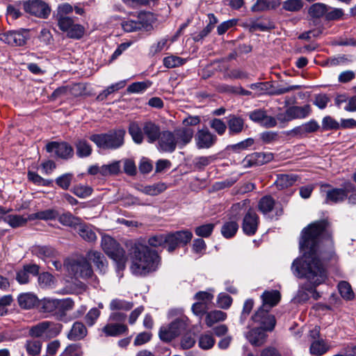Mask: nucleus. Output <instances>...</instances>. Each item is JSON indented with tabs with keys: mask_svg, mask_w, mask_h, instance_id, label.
I'll use <instances>...</instances> for the list:
<instances>
[{
	"mask_svg": "<svg viewBox=\"0 0 356 356\" xmlns=\"http://www.w3.org/2000/svg\"><path fill=\"white\" fill-rule=\"evenodd\" d=\"M154 15L151 12H140L135 21V32L140 31L142 35L149 34L153 29L156 21Z\"/></svg>",
	"mask_w": 356,
	"mask_h": 356,
	"instance_id": "14",
	"label": "nucleus"
},
{
	"mask_svg": "<svg viewBox=\"0 0 356 356\" xmlns=\"http://www.w3.org/2000/svg\"><path fill=\"white\" fill-rule=\"evenodd\" d=\"M238 229V225L236 221H228L221 227V234L226 238H232Z\"/></svg>",
	"mask_w": 356,
	"mask_h": 356,
	"instance_id": "44",
	"label": "nucleus"
},
{
	"mask_svg": "<svg viewBox=\"0 0 356 356\" xmlns=\"http://www.w3.org/2000/svg\"><path fill=\"white\" fill-rule=\"evenodd\" d=\"M48 152H54L55 154L63 159H71L74 155L73 147L65 142H51L46 145Z\"/></svg>",
	"mask_w": 356,
	"mask_h": 356,
	"instance_id": "17",
	"label": "nucleus"
},
{
	"mask_svg": "<svg viewBox=\"0 0 356 356\" xmlns=\"http://www.w3.org/2000/svg\"><path fill=\"white\" fill-rule=\"evenodd\" d=\"M303 6L304 2L302 0H286L282 2V8L289 12H299Z\"/></svg>",
	"mask_w": 356,
	"mask_h": 356,
	"instance_id": "47",
	"label": "nucleus"
},
{
	"mask_svg": "<svg viewBox=\"0 0 356 356\" xmlns=\"http://www.w3.org/2000/svg\"><path fill=\"white\" fill-rule=\"evenodd\" d=\"M58 300L44 299L41 303L43 312L51 313L58 309Z\"/></svg>",
	"mask_w": 356,
	"mask_h": 356,
	"instance_id": "58",
	"label": "nucleus"
},
{
	"mask_svg": "<svg viewBox=\"0 0 356 356\" xmlns=\"http://www.w3.org/2000/svg\"><path fill=\"white\" fill-rule=\"evenodd\" d=\"M87 334V329L83 323L81 322H75L70 332L67 334L69 339L77 341L83 339Z\"/></svg>",
	"mask_w": 356,
	"mask_h": 356,
	"instance_id": "33",
	"label": "nucleus"
},
{
	"mask_svg": "<svg viewBox=\"0 0 356 356\" xmlns=\"http://www.w3.org/2000/svg\"><path fill=\"white\" fill-rule=\"evenodd\" d=\"M261 298L263 304L261 307L270 309L279 302L280 300V293L276 290L265 291L262 294Z\"/></svg>",
	"mask_w": 356,
	"mask_h": 356,
	"instance_id": "31",
	"label": "nucleus"
},
{
	"mask_svg": "<svg viewBox=\"0 0 356 356\" xmlns=\"http://www.w3.org/2000/svg\"><path fill=\"white\" fill-rule=\"evenodd\" d=\"M279 5V0H257L252 6V10L262 11L267 9L275 8Z\"/></svg>",
	"mask_w": 356,
	"mask_h": 356,
	"instance_id": "43",
	"label": "nucleus"
},
{
	"mask_svg": "<svg viewBox=\"0 0 356 356\" xmlns=\"http://www.w3.org/2000/svg\"><path fill=\"white\" fill-rule=\"evenodd\" d=\"M254 323L259 325V328L271 332L276 325V319L273 314L270 313V309L260 307L252 316Z\"/></svg>",
	"mask_w": 356,
	"mask_h": 356,
	"instance_id": "12",
	"label": "nucleus"
},
{
	"mask_svg": "<svg viewBox=\"0 0 356 356\" xmlns=\"http://www.w3.org/2000/svg\"><path fill=\"white\" fill-rule=\"evenodd\" d=\"M19 306L23 309H31L38 303V297L32 293H22L17 297Z\"/></svg>",
	"mask_w": 356,
	"mask_h": 356,
	"instance_id": "27",
	"label": "nucleus"
},
{
	"mask_svg": "<svg viewBox=\"0 0 356 356\" xmlns=\"http://www.w3.org/2000/svg\"><path fill=\"white\" fill-rule=\"evenodd\" d=\"M26 13L41 19H47L51 13L49 6L42 0H27L22 2Z\"/></svg>",
	"mask_w": 356,
	"mask_h": 356,
	"instance_id": "10",
	"label": "nucleus"
},
{
	"mask_svg": "<svg viewBox=\"0 0 356 356\" xmlns=\"http://www.w3.org/2000/svg\"><path fill=\"white\" fill-rule=\"evenodd\" d=\"M322 127L324 130L338 129L339 123L330 116H325L322 120Z\"/></svg>",
	"mask_w": 356,
	"mask_h": 356,
	"instance_id": "62",
	"label": "nucleus"
},
{
	"mask_svg": "<svg viewBox=\"0 0 356 356\" xmlns=\"http://www.w3.org/2000/svg\"><path fill=\"white\" fill-rule=\"evenodd\" d=\"M312 108L309 104H305L302 106H292L287 108V115L290 120L294 119H303L310 115Z\"/></svg>",
	"mask_w": 356,
	"mask_h": 356,
	"instance_id": "25",
	"label": "nucleus"
},
{
	"mask_svg": "<svg viewBox=\"0 0 356 356\" xmlns=\"http://www.w3.org/2000/svg\"><path fill=\"white\" fill-rule=\"evenodd\" d=\"M163 65L168 68H173L183 65L186 63V59L181 57L171 55L163 58Z\"/></svg>",
	"mask_w": 356,
	"mask_h": 356,
	"instance_id": "50",
	"label": "nucleus"
},
{
	"mask_svg": "<svg viewBox=\"0 0 356 356\" xmlns=\"http://www.w3.org/2000/svg\"><path fill=\"white\" fill-rule=\"evenodd\" d=\"M127 331V326L122 323H108L102 328V332L106 337H117Z\"/></svg>",
	"mask_w": 356,
	"mask_h": 356,
	"instance_id": "30",
	"label": "nucleus"
},
{
	"mask_svg": "<svg viewBox=\"0 0 356 356\" xmlns=\"http://www.w3.org/2000/svg\"><path fill=\"white\" fill-rule=\"evenodd\" d=\"M28 179L37 186H49L52 185V180L45 179L38 173L33 171H28Z\"/></svg>",
	"mask_w": 356,
	"mask_h": 356,
	"instance_id": "49",
	"label": "nucleus"
},
{
	"mask_svg": "<svg viewBox=\"0 0 356 356\" xmlns=\"http://www.w3.org/2000/svg\"><path fill=\"white\" fill-rule=\"evenodd\" d=\"M39 272L40 266L38 264H26L22 269L17 271L15 279L19 284H26L30 281V275L37 276L39 275Z\"/></svg>",
	"mask_w": 356,
	"mask_h": 356,
	"instance_id": "21",
	"label": "nucleus"
},
{
	"mask_svg": "<svg viewBox=\"0 0 356 356\" xmlns=\"http://www.w3.org/2000/svg\"><path fill=\"white\" fill-rule=\"evenodd\" d=\"M78 234L85 241L88 242H93L97 239V235L93 231L92 226L82 221L76 227Z\"/></svg>",
	"mask_w": 356,
	"mask_h": 356,
	"instance_id": "32",
	"label": "nucleus"
},
{
	"mask_svg": "<svg viewBox=\"0 0 356 356\" xmlns=\"http://www.w3.org/2000/svg\"><path fill=\"white\" fill-rule=\"evenodd\" d=\"M76 154L79 158H86L91 155L92 147L90 143L85 138H78L74 142Z\"/></svg>",
	"mask_w": 356,
	"mask_h": 356,
	"instance_id": "28",
	"label": "nucleus"
},
{
	"mask_svg": "<svg viewBox=\"0 0 356 356\" xmlns=\"http://www.w3.org/2000/svg\"><path fill=\"white\" fill-rule=\"evenodd\" d=\"M298 179V176L296 175H278L275 181V184L277 188L283 189L293 186Z\"/></svg>",
	"mask_w": 356,
	"mask_h": 356,
	"instance_id": "38",
	"label": "nucleus"
},
{
	"mask_svg": "<svg viewBox=\"0 0 356 356\" xmlns=\"http://www.w3.org/2000/svg\"><path fill=\"white\" fill-rule=\"evenodd\" d=\"M50 325L51 323L49 321L39 323L30 328L29 334L34 337H40L47 332Z\"/></svg>",
	"mask_w": 356,
	"mask_h": 356,
	"instance_id": "46",
	"label": "nucleus"
},
{
	"mask_svg": "<svg viewBox=\"0 0 356 356\" xmlns=\"http://www.w3.org/2000/svg\"><path fill=\"white\" fill-rule=\"evenodd\" d=\"M266 330L259 327L251 330L247 334V339L250 343L254 346H261L266 341L267 334Z\"/></svg>",
	"mask_w": 356,
	"mask_h": 356,
	"instance_id": "29",
	"label": "nucleus"
},
{
	"mask_svg": "<svg viewBox=\"0 0 356 356\" xmlns=\"http://www.w3.org/2000/svg\"><path fill=\"white\" fill-rule=\"evenodd\" d=\"M339 291L343 298L346 300H352L354 298V293L351 286L345 281H342L338 284Z\"/></svg>",
	"mask_w": 356,
	"mask_h": 356,
	"instance_id": "51",
	"label": "nucleus"
},
{
	"mask_svg": "<svg viewBox=\"0 0 356 356\" xmlns=\"http://www.w3.org/2000/svg\"><path fill=\"white\" fill-rule=\"evenodd\" d=\"M332 231L327 220H322L311 223L302 232L300 248L307 250L296 258L291 269L293 274L307 280L299 286L295 300L298 303L306 302L309 299V291L323 284L327 279L325 260L334 255Z\"/></svg>",
	"mask_w": 356,
	"mask_h": 356,
	"instance_id": "1",
	"label": "nucleus"
},
{
	"mask_svg": "<svg viewBox=\"0 0 356 356\" xmlns=\"http://www.w3.org/2000/svg\"><path fill=\"white\" fill-rule=\"evenodd\" d=\"M124 135L123 129H116L104 134H92L89 139L100 149H116L124 144Z\"/></svg>",
	"mask_w": 356,
	"mask_h": 356,
	"instance_id": "5",
	"label": "nucleus"
},
{
	"mask_svg": "<svg viewBox=\"0 0 356 356\" xmlns=\"http://www.w3.org/2000/svg\"><path fill=\"white\" fill-rule=\"evenodd\" d=\"M126 85L125 81H121L116 83L112 84L109 86L107 88L104 90L102 92H100L97 97V100L102 102L105 100L110 95L113 93L115 91L119 90L120 89L124 88Z\"/></svg>",
	"mask_w": 356,
	"mask_h": 356,
	"instance_id": "41",
	"label": "nucleus"
},
{
	"mask_svg": "<svg viewBox=\"0 0 356 356\" xmlns=\"http://www.w3.org/2000/svg\"><path fill=\"white\" fill-rule=\"evenodd\" d=\"M198 343L202 349L208 350L213 346L215 339L211 334L206 333L200 337Z\"/></svg>",
	"mask_w": 356,
	"mask_h": 356,
	"instance_id": "52",
	"label": "nucleus"
},
{
	"mask_svg": "<svg viewBox=\"0 0 356 356\" xmlns=\"http://www.w3.org/2000/svg\"><path fill=\"white\" fill-rule=\"evenodd\" d=\"M186 325L184 318H177L169 325L161 327L159 337L163 341L170 342L185 330Z\"/></svg>",
	"mask_w": 356,
	"mask_h": 356,
	"instance_id": "9",
	"label": "nucleus"
},
{
	"mask_svg": "<svg viewBox=\"0 0 356 356\" xmlns=\"http://www.w3.org/2000/svg\"><path fill=\"white\" fill-rule=\"evenodd\" d=\"M29 38V31H9L0 34V40L12 46H23Z\"/></svg>",
	"mask_w": 356,
	"mask_h": 356,
	"instance_id": "15",
	"label": "nucleus"
},
{
	"mask_svg": "<svg viewBox=\"0 0 356 356\" xmlns=\"http://www.w3.org/2000/svg\"><path fill=\"white\" fill-rule=\"evenodd\" d=\"M227 126L230 135H236L240 134L244 127V120L235 115H232L227 120Z\"/></svg>",
	"mask_w": 356,
	"mask_h": 356,
	"instance_id": "36",
	"label": "nucleus"
},
{
	"mask_svg": "<svg viewBox=\"0 0 356 356\" xmlns=\"http://www.w3.org/2000/svg\"><path fill=\"white\" fill-rule=\"evenodd\" d=\"M210 127L213 129L218 135H223L227 129L226 124L220 119L213 118L209 122Z\"/></svg>",
	"mask_w": 356,
	"mask_h": 356,
	"instance_id": "53",
	"label": "nucleus"
},
{
	"mask_svg": "<svg viewBox=\"0 0 356 356\" xmlns=\"http://www.w3.org/2000/svg\"><path fill=\"white\" fill-rule=\"evenodd\" d=\"M232 303V298L226 293H220L218 297V307L227 309L230 307Z\"/></svg>",
	"mask_w": 356,
	"mask_h": 356,
	"instance_id": "64",
	"label": "nucleus"
},
{
	"mask_svg": "<svg viewBox=\"0 0 356 356\" xmlns=\"http://www.w3.org/2000/svg\"><path fill=\"white\" fill-rule=\"evenodd\" d=\"M344 12L342 8H330L327 10L325 15V19L327 21H336L343 18Z\"/></svg>",
	"mask_w": 356,
	"mask_h": 356,
	"instance_id": "54",
	"label": "nucleus"
},
{
	"mask_svg": "<svg viewBox=\"0 0 356 356\" xmlns=\"http://www.w3.org/2000/svg\"><path fill=\"white\" fill-rule=\"evenodd\" d=\"M329 350V346L323 339L314 340L310 346V353L316 356H321Z\"/></svg>",
	"mask_w": 356,
	"mask_h": 356,
	"instance_id": "42",
	"label": "nucleus"
},
{
	"mask_svg": "<svg viewBox=\"0 0 356 356\" xmlns=\"http://www.w3.org/2000/svg\"><path fill=\"white\" fill-rule=\"evenodd\" d=\"M205 323L208 327H211L215 323L223 321L227 318V314L220 310H213L205 314Z\"/></svg>",
	"mask_w": 356,
	"mask_h": 356,
	"instance_id": "37",
	"label": "nucleus"
},
{
	"mask_svg": "<svg viewBox=\"0 0 356 356\" xmlns=\"http://www.w3.org/2000/svg\"><path fill=\"white\" fill-rule=\"evenodd\" d=\"M73 175L72 173H65L58 177L56 179V184L64 190H67L71 185Z\"/></svg>",
	"mask_w": 356,
	"mask_h": 356,
	"instance_id": "56",
	"label": "nucleus"
},
{
	"mask_svg": "<svg viewBox=\"0 0 356 356\" xmlns=\"http://www.w3.org/2000/svg\"><path fill=\"white\" fill-rule=\"evenodd\" d=\"M259 219L258 215L252 209L245 215L243 223L242 229L243 232L248 236H253L257 231Z\"/></svg>",
	"mask_w": 356,
	"mask_h": 356,
	"instance_id": "20",
	"label": "nucleus"
},
{
	"mask_svg": "<svg viewBox=\"0 0 356 356\" xmlns=\"http://www.w3.org/2000/svg\"><path fill=\"white\" fill-rule=\"evenodd\" d=\"M161 265V257L146 245L135 243V275L146 276L155 272Z\"/></svg>",
	"mask_w": 356,
	"mask_h": 356,
	"instance_id": "4",
	"label": "nucleus"
},
{
	"mask_svg": "<svg viewBox=\"0 0 356 356\" xmlns=\"http://www.w3.org/2000/svg\"><path fill=\"white\" fill-rule=\"evenodd\" d=\"M120 161H115L101 166V175L104 177L118 175L120 171Z\"/></svg>",
	"mask_w": 356,
	"mask_h": 356,
	"instance_id": "40",
	"label": "nucleus"
},
{
	"mask_svg": "<svg viewBox=\"0 0 356 356\" xmlns=\"http://www.w3.org/2000/svg\"><path fill=\"white\" fill-rule=\"evenodd\" d=\"M101 246L106 254L116 261L118 269H123L126 261L125 252L120 245L111 236L102 237Z\"/></svg>",
	"mask_w": 356,
	"mask_h": 356,
	"instance_id": "7",
	"label": "nucleus"
},
{
	"mask_svg": "<svg viewBox=\"0 0 356 356\" xmlns=\"http://www.w3.org/2000/svg\"><path fill=\"white\" fill-rule=\"evenodd\" d=\"M273 28V23L268 20H258L253 22L251 25V29L253 31H266Z\"/></svg>",
	"mask_w": 356,
	"mask_h": 356,
	"instance_id": "61",
	"label": "nucleus"
},
{
	"mask_svg": "<svg viewBox=\"0 0 356 356\" xmlns=\"http://www.w3.org/2000/svg\"><path fill=\"white\" fill-rule=\"evenodd\" d=\"M83 350L80 344H70L66 347L60 356H82Z\"/></svg>",
	"mask_w": 356,
	"mask_h": 356,
	"instance_id": "55",
	"label": "nucleus"
},
{
	"mask_svg": "<svg viewBox=\"0 0 356 356\" xmlns=\"http://www.w3.org/2000/svg\"><path fill=\"white\" fill-rule=\"evenodd\" d=\"M132 306L131 302L119 298L113 299L109 304V308L112 311H129L132 308Z\"/></svg>",
	"mask_w": 356,
	"mask_h": 356,
	"instance_id": "45",
	"label": "nucleus"
},
{
	"mask_svg": "<svg viewBox=\"0 0 356 356\" xmlns=\"http://www.w3.org/2000/svg\"><path fill=\"white\" fill-rule=\"evenodd\" d=\"M32 253L45 263L59 256L58 252L50 245H35L32 248Z\"/></svg>",
	"mask_w": 356,
	"mask_h": 356,
	"instance_id": "22",
	"label": "nucleus"
},
{
	"mask_svg": "<svg viewBox=\"0 0 356 356\" xmlns=\"http://www.w3.org/2000/svg\"><path fill=\"white\" fill-rule=\"evenodd\" d=\"M142 129L149 143L157 140L161 133L159 126L152 121L145 122L142 125Z\"/></svg>",
	"mask_w": 356,
	"mask_h": 356,
	"instance_id": "24",
	"label": "nucleus"
},
{
	"mask_svg": "<svg viewBox=\"0 0 356 356\" xmlns=\"http://www.w3.org/2000/svg\"><path fill=\"white\" fill-rule=\"evenodd\" d=\"M57 219L63 226L70 227L74 229H76L81 222V220L79 218L73 216L69 211L65 212L61 215L58 213Z\"/></svg>",
	"mask_w": 356,
	"mask_h": 356,
	"instance_id": "35",
	"label": "nucleus"
},
{
	"mask_svg": "<svg viewBox=\"0 0 356 356\" xmlns=\"http://www.w3.org/2000/svg\"><path fill=\"white\" fill-rule=\"evenodd\" d=\"M301 88L299 85H292L288 86H279L273 88L272 90L268 92L270 95H281L293 90H298Z\"/></svg>",
	"mask_w": 356,
	"mask_h": 356,
	"instance_id": "59",
	"label": "nucleus"
},
{
	"mask_svg": "<svg viewBox=\"0 0 356 356\" xmlns=\"http://www.w3.org/2000/svg\"><path fill=\"white\" fill-rule=\"evenodd\" d=\"M214 224L209 223L197 227L195 233L197 236L201 237H209L213 232Z\"/></svg>",
	"mask_w": 356,
	"mask_h": 356,
	"instance_id": "57",
	"label": "nucleus"
},
{
	"mask_svg": "<svg viewBox=\"0 0 356 356\" xmlns=\"http://www.w3.org/2000/svg\"><path fill=\"white\" fill-rule=\"evenodd\" d=\"M100 315V312L97 308H92L85 316L86 323L88 325L92 326L95 324Z\"/></svg>",
	"mask_w": 356,
	"mask_h": 356,
	"instance_id": "63",
	"label": "nucleus"
},
{
	"mask_svg": "<svg viewBox=\"0 0 356 356\" xmlns=\"http://www.w3.org/2000/svg\"><path fill=\"white\" fill-rule=\"evenodd\" d=\"M194 136L193 129L183 127L173 131H163L157 139V149L163 153H172L177 147L182 149Z\"/></svg>",
	"mask_w": 356,
	"mask_h": 356,
	"instance_id": "3",
	"label": "nucleus"
},
{
	"mask_svg": "<svg viewBox=\"0 0 356 356\" xmlns=\"http://www.w3.org/2000/svg\"><path fill=\"white\" fill-rule=\"evenodd\" d=\"M194 140L198 149H209L216 143L218 138L207 127H204L197 130Z\"/></svg>",
	"mask_w": 356,
	"mask_h": 356,
	"instance_id": "16",
	"label": "nucleus"
},
{
	"mask_svg": "<svg viewBox=\"0 0 356 356\" xmlns=\"http://www.w3.org/2000/svg\"><path fill=\"white\" fill-rule=\"evenodd\" d=\"M86 259L95 266L99 273H105L108 268V262L105 257L98 251L90 250L86 254Z\"/></svg>",
	"mask_w": 356,
	"mask_h": 356,
	"instance_id": "23",
	"label": "nucleus"
},
{
	"mask_svg": "<svg viewBox=\"0 0 356 356\" xmlns=\"http://www.w3.org/2000/svg\"><path fill=\"white\" fill-rule=\"evenodd\" d=\"M356 186L350 183H344L343 188H334L330 184L321 185V194L325 197L326 204H338L343 202L350 192H355Z\"/></svg>",
	"mask_w": 356,
	"mask_h": 356,
	"instance_id": "6",
	"label": "nucleus"
},
{
	"mask_svg": "<svg viewBox=\"0 0 356 356\" xmlns=\"http://www.w3.org/2000/svg\"><path fill=\"white\" fill-rule=\"evenodd\" d=\"M213 295L208 291H199L194 296L197 301L192 305L193 314L200 318L207 313L211 306Z\"/></svg>",
	"mask_w": 356,
	"mask_h": 356,
	"instance_id": "11",
	"label": "nucleus"
},
{
	"mask_svg": "<svg viewBox=\"0 0 356 356\" xmlns=\"http://www.w3.org/2000/svg\"><path fill=\"white\" fill-rule=\"evenodd\" d=\"M67 272L75 278L88 280L94 276L93 270L86 257H79L67 260L65 263Z\"/></svg>",
	"mask_w": 356,
	"mask_h": 356,
	"instance_id": "8",
	"label": "nucleus"
},
{
	"mask_svg": "<svg viewBox=\"0 0 356 356\" xmlns=\"http://www.w3.org/2000/svg\"><path fill=\"white\" fill-rule=\"evenodd\" d=\"M4 220L13 228L22 227L27 222V219L19 215H8L5 217Z\"/></svg>",
	"mask_w": 356,
	"mask_h": 356,
	"instance_id": "48",
	"label": "nucleus"
},
{
	"mask_svg": "<svg viewBox=\"0 0 356 356\" xmlns=\"http://www.w3.org/2000/svg\"><path fill=\"white\" fill-rule=\"evenodd\" d=\"M168 186L164 182H157L152 185H140L136 189L147 195L155 196L161 194L167 189Z\"/></svg>",
	"mask_w": 356,
	"mask_h": 356,
	"instance_id": "26",
	"label": "nucleus"
},
{
	"mask_svg": "<svg viewBox=\"0 0 356 356\" xmlns=\"http://www.w3.org/2000/svg\"><path fill=\"white\" fill-rule=\"evenodd\" d=\"M258 209L265 215L270 211H275L276 216H280L283 213L281 204L276 202L270 195L264 196L260 199L258 204Z\"/></svg>",
	"mask_w": 356,
	"mask_h": 356,
	"instance_id": "19",
	"label": "nucleus"
},
{
	"mask_svg": "<svg viewBox=\"0 0 356 356\" xmlns=\"http://www.w3.org/2000/svg\"><path fill=\"white\" fill-rule=\"evenodd\" d=\"M148 243L152 247L157 248L167 245V234H156L148 239Z\"/></svg>",
	"mask_w": 356,
	"mask_h": 356,
	"instance_id": "60",
	"label": "nucleus"
},
{
	"mask_svg": "<svg viewBox=\"0 0 356 356\" xmlns=\"http://www.w3.org/2000/svg\"><path fill=\"white\" fill-rule=\"evenodd\" d=\"M42 342L39 339H28L25 343L26 353L30 356H38L40 355L42 349Z\"/></svg>",
	"mask_w": 356,
	"mask_h": 356,
	"instance_id": "39",
	"label": "nucleus"
},
{
	"mask_svg": "<svg viewBox=\"0 0 356 356\" xmlns=\"http://www.w3.org/2000/svg\"><path fill=\"white\" fill-rule=\"evenodd\" d=\"M330 7L323 3H315L308 8V15L314 19L325 17L326 13Z\"/></svg>",
	"mask_w": 356,
	"mask_h": 356,
	"instance_id": "34",
	"label": "nucleus"
},
{
	"mask_svg": "<svg viewBox=\"0 0 356 356\" xmlns=\"http://www.w3.org/2000/svg\"><path fill=\"white\" fill-rule=\"evenodd\" d=\"M193 238V234L189 230L177 231L167 234V250L172 252L181 245H186Z\"/></svg>",
	"mask_w": 356,
	"mask_h": 356,
	"instance_id": "13",
	"label": "nucleus"
},
{
	"mask_svg": "<svg viewBox=\"0 0 356 356\" xmlns=\"http://www.w3.org/2000/svg\"><path fill=\"white\" fill-rule=\"evenodd\" d=\"M274 159L270 152H254L246 156L242 161L244 168L261 165L271 161Z\"/></svg>",
	"mask_w": 356,
	"mask_h": 356,
	"instance_id": "18",
	"label": "nucleus"
},
{
	"mask_svg": "<svg viewBox=\"0 0 356 356\" xmlns=\"http://www.w3.org/2000/svg\"><path fill=\"white\" fill-rule=\"evenodd\" d=\"M73 7L68 3L58 6L55 19L58 29L65 33L67 38L79 40L85 33V28L77 22V18L72 17Z\"/></svg>",
	"mask_w": 356,
	"mask_h": 356,
	"instance_id": "2",
	"label": "nucleus"
}]
</instances>
